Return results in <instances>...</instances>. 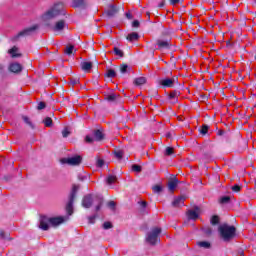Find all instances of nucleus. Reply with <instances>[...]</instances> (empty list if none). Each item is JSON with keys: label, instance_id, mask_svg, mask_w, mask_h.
I'll list each match as a JSON object with an SVG mask.
<instances>
[{"label": "nucleus", "instance_id": "33", "mask_svg": "<svg viewBox=\"0 0 256 256\" xmlns=\"http://www.w3.org/2000/svg\"><path fill=\"white\" fill-rule=\"evenodd\" d=\"M114 155L116 159H123V150H115Z\"/></svg>", "mask_w": 256, "mask_h": 256}, {"label": "nucleus", "instance_id": "21", "mask_svg": "<svg viewBox=\"0 0 256 256\" xmlns=\"http://www.w3.org/2000/svg\"><path fill=\"white\" fill-rule=\"evenodd\" d=\"M18 51H19V48H17V46H14V47H12L9 51H8V53L12 56V57H21V54L20 53H18Z\"/></svg>", "mask_w": 256, "mask_h": 256}, {"label": "nucleus", "instance_id": "13", "mask_svg": "<svg viewBox=\"0 0 256 256\" xmlns=\"http://www.w3.org/2000/svg\"><path fill=\"white\" fill-rule=\"evenodd\" d=\"M157 45H158V49L159 51L163 50V49H170L171 48V43L167 40H161L158 39L156 41Z\"/></svg>", "mask_w": 256, "mask_h": 256}, {"label": "nucleus", "instance_id": "11", "mask_svg": "<svg viewBox=\"0 0 256 256\" xmlns=\"http://www.w3.org/2000/svg\"><path fill=\"white\" fill-rule=\"evenodd\" d=\"M179 185V179L177 177H172L168 181V189L170 193H174L175 189H177V186Z\"/></svg>", "mask_w": 256, "mask_h": 256}, {"label": "nucleus", "instance_id": "54", "mask_svg": "<svg viewBox=\"0 0 256 256\" xmlns=\"http://www.w3.org/2000/svg\"><path fill=\"white\" fill-rule=\"evenodd\" d=\"M166 137L170 138V137H171V134H167Z\"/></svg>", "mask_w": 256, "mask_h": 256}, {"label": "nucleus", "instance_id": "43", "mask_svg": "<svg viewBox=\"0 0 256 256\" xmlns=\"http://www.w3.org/2000/svg\"><path fill=\"white\" fill-rule=\"evenodd\" d=\"M113 227V224L111 222H104L103 229H111Z\"/></svg>", "mask_w": 256, "mask_h": 256}, {"label": "nucleus", "instance_id": "48", "mask_svg": "<svg viewBox=\"0 0 256 256\" xmlns=\"http://www.w3.org/2000/svg\"><path fill=\"white\" fill-rule=\"evenodd\" d=\"M139 20H134L132 23V27H139Z\"/></svg>", "mask_w": 256, "mask_h": 256}, {"label": "nucleus", "instance_id": "26", "mask_svg": "<svg viewBox=\"0 0 256 256\" xmlns=\"http://www.w3.org/2000/svg\"><path fill=\"white\" fill-rule=\"evenodd\" d=\"M22 119H23L24 123H26V125L31 127V129H35V125H33V122H31V119H29V117L23 116Z\"/></svg>", "mask_w": 256, "mask_h": 256}, {"label": "nucleus", "instance_id": "41", "mask_svg": "<svg viewBox=\"0 0 256 256\" xmlns=\"http://www.w3.org/2000/svg\"><path fill=\"white\" fill-rule=\"evenodd\" d=\"M231 189L232 191H234V193H239V191H241V186L235 184L234 186L231 187Z\"/></svg>", "mask_w": 256, "mask_h": 256}, {"label": "nucleus", "instance_id": "37", "mask_svg": "<svg viewBox=\"0 0 256 256\" xmlns=\"http://www.w3.org/2000/svg\"><path fill=\"white\" fill-rule=\"evenodd\" d=\"M71 135V131H69V128H64L63 130H62V136L64 137V138H67L68 136H70Z\"/></svg>", "mask_w": 256, "mask_h": 256}, {"label": "nucleus", "instance_id": "3", "mask_svg": "<svg viewBox=\"0 0 256 256\" xmlns=\"http://www.w3.org/2000/svg\"><path fill=\"white\" fill-rule=\"evenodd\" d=\"M59 15H65L63 3L61 2L54 4L49 10H47L42 15V19L43 21H51V19H55V17H59Z\"/></svg>", "mask_w": 256, "mask_h": 256}, {"label": "nucleus", "instance_id": "12", "mask_svg": "<svg viewBox=\"0 0 256 256\" xmlns=\"http://www.w3.org/2000/svg\"><path fill=\"white\" fill-rule=\"evenodd\" d=\"M179 95H181V92H179L177 90L170 92V94L168 95V99H169L170 103H172V105H175V103H178Z\"/></svg>", "mask_w": 256, "mask_h": 256}, {"label": "nucleus", "instance_id": "52", "mask_svg": "<svg viewBox=\"0 0 256 256\" xmlns=\"http://www.w3.org/2000/svg\"><path fill=\"white\" fill-rule=\"evenodd\" d=\"M126 17L127 19H133V16L131 15V13H126Z\"/></svg>", "mask_w": 256, "mask_h": 256}, {"label": "nucleus", "instance_id": "40", "mask_svg": "<svg viewBox=\"0 0 256 256\" xmlns=\"http://www.w3.org/2000/svg\"><path fill=\"white\" fill-rule=\"evenodd\" d=\"M114 53L115 55H117L118 57H123V52L121 51V49L115 47L114 48Z\"/></svg>", "mask_w": 256, "mask_h": 256}, {"label": "nucleus", "instance_id": "46", "mask_svg": "<svg viewBox=\"0 0 256 256\" xmlns=\"http://www.w3.org/2000/svg\"><path fill=\"white\" fill-rule=\"evenodd\" d=\"M204 233L206 235H211L213 233V229H211V227H207L204 229Z\"/></svg>", "mask_w": 256, "mask_h": 256}, {"label": "nucleus", "instance_id": "50", "mask_svg": "<svg viewBox=\"0 0 256 256\" xmlns=\"http://www.w3.org/2000/svg\"><path fill=\"white\" fill-rule=\"evenodd\" d=\"M71 83L72 85H77L79 83V79H72Z\"/></svg>", "mask_w": 256, "mask_h": 256}, {"label": "nucleus", "instance_id": "30", "mask_svg": "<svg viewBox=\"0 0 256 256\" xmlns=\"http://www.w3.org/2000/svg\"><path fill=\"white\" fill-rule=\"evenodd\" d=\"M74 49H75V46H73V45L67 46L66 49H65L66 55H73V50Z\"/></svg>", "mask_w": 256, "mask_h": 256}, {"label": "nucleus", "instance_id": "35", "mask_svg": "<svg viewBox=\"0 0 256 256\" xmlns=\"http://www.w3.org/2000/svg\"><path fill=\"white\" fill-rule=\"evenodd\" d=\"M210 223L211 225H219V216H212Z\"/></svg>", "mask_w": 256, "mask_h": 256}, {"label": "nucleus", "instance_id": "55", "mask_svg": "<svg viewBox=\"0 0 256 256\" xmlns=\"http://www.w3.org/2000/svg\"><path fill=\"white\" fill-rule=\"evenodd\" d=\"M255 1V3H256V0H254Z\"/></svg>", "mask_w": 256, "mask_h": 256}, {"label": "nucleus", "instance_id": "22", "mask_svg": "<svg viewBox=\"0 0 256 256\" xmlns=\"http://www.w3.org/2000/svg\"><path fill=\"white\" fill-rule=\"evenodd\" d=\"M197 245L202 249H211V242L209 241H199L197 242Z\"/></svg>", "mask_w": 256, "mask_h": 256}, {"label": "nucleus", "instance_id": "19", "mask_svg": "<svg viewBox=\"0 0 256 256\" xmlns=\"http://www.w3.org/2000/svg\"><path fill=\"white\" fill-rule=\"evenodd\" d=\"M185 201V197L180 196L176 197L174 201L172 202V207H181L183 205V202Z\"/></svg>", "mask_w": 256, "mask_h": 256}, {"label": "nucleus", "instance_id": "49", "mask_svg": "<svg viewBox=\"0 0 256 256\" xmlns=\"http://www.w3.org/2000/svg\"><path fill=\"white\" fill-rule=\"evenodd\" d=\"M181 0H170L171 5H177Z\"/></svg>", "mask_w": 256, "mask_h": 256}, {"label": "nucleus", "instance_id": "8", "mask_svg": "<svg viewBox=\"0 0 256 256\" xmlns=\"http://www.w3.org/2000/svg\"><path fill=\"white\" fill-rule=\"evenodd\" d=\"M93 135L94 137L86 136V143H93L94 141H103V139L105 138V135L101 130H95Z\"/></svg>", "mask_w": 256, "mask_h": 256}, {"label": "nucleus", "instance_id": "27", "mask_svg": "<svg viewBox=\"0 0 256 256\" xmlns=\"http://www.w3.org/2000/svg\"><path fill=\"white\" fill-rule=\"evenodd\" d=\"M106 77H109L110 79H113V77H117V73L113 69H109L106 72Z\"/></svg>", "mask_w": 256, "mask_h": 256}, {"label": "nucleus", "instance_id": "25", "mask_svg": "<svg viewBox=\"0 0 256 256\" xmlns=\"http://www.w3.org/2000/svg\"><path fill=\"white\" fill-rule=\"evenodd\" d=\"M117 181V176L115 175H108L106 178V182L108 185H113V183H116Z\"/></svg>", "mask_w": 256, "mask_h": 256}, {"label": "nucleus", "instance_id": "17", "mask_svg": "<svg viewBox=\"0 0 256 256\" xmlns=\"http://www.w3.org/2000/svg\"><path fill=\"white\" fill-rule=\"evenodd\" d=\"M119 99V94L111 93L106 95L105 100L109 103H116V101Z\"/></svg>", "mask_w": 256, "mask_h": 256}, {"label": "nucleus", "instance_id": "34", "mask_svg": "<svg viewBox=\"0 0 256 256\" xmlns=\"http://www.w3.org/2000/svg\"><path fill=\"white\" fill-rule=\"evenodd\" d=\"M209 131V126L208 125H203L200 129L201 135H207V132Z\"/></svg>", "mask_w": 256, "mask_h": 256}, {"label": "nucleus", "instance_id": "31", "mask_svg": "<svg viewBox=\"0 0 256 256\" xmlns=\"http://www.w3.org/2000/svg\"><path fill=\"white\" fill-rule=\"evenodd\" d=\"M152 191H154V193H161L163 191V186L155 185L152 187Z\"/></svg>", "mask_w": 256, "mask_h": 256}, {"label": "nucleus", "instance_id": "6", "mask_svg": "<svg viewBox=\"0 0 256 256\" xmlns=\"http://www.w3.org/2000/svg\"><path fill=\"white\" fill-rule=\"evenodd\" d=\"M37 31V25L31 26L29 28H26L22 31H20L17 35H15L12 40L17 41L21 37H29V35H33Z\"/></svg>", "mask_w": 256, "mask_h": 256}, {"label": "nucleus", "instance_id": "15", "mask_svg": "<svg viewBox=\"0 0 256 256\" xmlns=\"http://www.w3.org/2000/svg\"><path fill=\"white\" fill-rule=\"evenodd\" d=\"M119 13V9L115 5H110L108 10L106 11V15L108 17H115Z\"/></svg>", "mask_w": 256, "mask_h": 256}, {"label": "nucleus", "instance_id": "16", "mask_svg": "<svg viewBox=\"0 0 256 256\" xmlns=\"http://www.w3.org/2000/svg\"><path fill=\"white\" fill-rule=\"evenodd\" d=\"M73 6L85 9V7H87V0H73Z\"/></svg>", "mask_w": 256, "mask_h": 256}, {"label": "nucleus", "instance_id": "53", "mask_svg": "<svg viewBox=\"0 0 256 256\" xmlns=\"http://www.w3.org/2000/svg\"><path fill=\"white\" fill-rule=\"evenodd\" d=\"M158 7H160V8L165 7V1H162V2L158 5Z\"/></svg>", "mask_w": 256, "mask_h": 256}, {"label": "nucleus", "instance_id": "28", "mask_svg": "<svg viewBox=\"0 0 256 256\" xmlns=\"http://www.w3.org/2000/svg\"><path fill=\"white\" fill-rule=\"evenodd\" d=\"M45 127H51L53 125V120L50 117H47L43 120Z\"/></svg>", "mask_w": 256, "mask_h": 256}, {"label": "nucleus", "instance_id": "20", "mask_svg": "<svg viewBox=\"0 0 256 256\" xmlns=\"http://www.w3.org/2000/svg\"><path fill=\"white\" fill-rule=\"evenodd\" d=\"M126 39H127V41H130L131 43H133V41H139V34L137 32H132V33L128 34Z\"/></svg>", "mask_w": 256, "mask_h": 256}, {"label": "nucleus", "instance_id": "24", "mask_svg": "<svg viewBox=\"0 0 256 256\" xmlns=\"http://www.w3.org/2000/svg\"><path fill=\"white\" fill-rule=\"evenodd\" d=\"M147 83V78L145 77H138L134 79V85H145Z\"/></svg>", "mask_w": 256, "mask_h": 256}, {"label": "nucleus", "instance_id": "51", "mask_svg": "<svg viewBox=\"0 0 256 256\" xmlns=\"http://www.w3.org/2000/svg\"><path fill=\"white\" fill-rule=\"evenodd\" d=\"M140 205H141V207H143V209H145V207H147V202L142 201V202L140 203Z\"/></svg>", "mask_w": 256, "mask_h": 256}, {"label": "nucleus", "instance_id": "18", "mask_svg": "<svg viewBox=\"0 0 256 256\" xmlns=\"http://www.w3.org/2000/svg\"><path fill=\"white\" fill-rule=\"evenodd\" d=\"M52 29L53 31H63L65 29V20H60L56 22L55 26Z\"/></svg>", "mask_w": 256, "mask_h": 256}, {"label": "nucleus", "instance_id": "36", "mask_svg": "<svg viewBox=\"0 0 256 256\" xmlns=\"http://www.w3.org/2000/svg\"><path fill=\"white\" fill-rule=\"evenodd\" d=\"M128 69H129V65L123 64V65L120 67V72L122 73V75H125V73H127Z\"/></svg>", "mask_w": 256, "mask_h": 256}, {"label": "nucleus", "instance_id": "45", "mask_svg": "<svg viewBox=\"0 0 256 256\" xmlns=\"http://www.w3.org/2000/svg\"><path fill=\"white\" fill-rule=\"evenodd\" d=\"M95 219H97L96 215L90 216V217H88V222L90 224H93V223H95Z\"/></svg>", "mask_w": 256, "mask_h": 256}, {"label": "nucleus", "instance_id": "23", "mask_svg": "<svg viewBox=\"0 0 256 256\" xmlns=\"http://www.w3.org/2000/svg\"><path fill=\"white\" fill-rule=\"evenodd\" d=\"M82 71H91L93 68V63L91 62H82L81 63Z\"/></svg>", "mask_w": 256, "mask_h": 256}, {"label": "nucleus", "instance_id": "9", "mask_svg": "<svg viewBox=\"0 0 256 256\" xmlns=\"http://www.w3.org/2000/svg\"><path fill=\"white\" fill-rule=\"evenodd\" d=\"M82 160H83V158H81V156L76 155V156H72L70 158L62 159V163H67V165H80Z\"/></svg>", "mask_w": 256, "mask_h": 256}, {"label": "nucleus", "instance_id": "14", "mask_svg": "<svg viewBox=\"0 0 256 256\" xmlns=\"http://www.w3.org/2000/svg\"><path fill=\"white\" fill-rule=\"evenodd\" d=\"M22 70H23V67L21 66V64L17 62L12 63L9 66V71H11V73H21Z\"/></svg>", "mask_w": 256, "mask_h": 256}, {"label": "nucleus", "instance_id": "42", "mask_svg": "<svg viewBox=\"0 0 256 256\" xmlns=\"http://www.w3.org/2000/svg\"><path fill=\"white\" fill-rule=\"evenodd\" d=\"M165 155H168V156L173 155V148L172 147H166Z\"/></svg>", "mask_w": 256, "mask_h": 256}, {"label": "nucleus", "instance_id": "7", "mask_svg": "<svg viewBox=\"0 0 256 256\" xmlns=\"http://www.w3.org/2000/svg\"><path fill=\"white\" fill-rule=\"evenodd\" d=\"M176 83H179V78L173 76L172 78H164L160 81V85L164 88L174 87Z\"/></svg>", "mask_w": 256, "mask_h": 256}, {"label": "nucleus", "instance_id": "4", "mask_svg": "<svg viewBox=\"0 0 256 256\" xmlns=\"http://www.w3.org/2000/svg\"><path fill=\"white\" fill-rule=\"evenodd\" d=\"M93 203H96L95 211H101V207H103V198L88 194L82 199V207H84V209L91 208Z\"/></svg>", "mask_w": 256, "mask_h": 256}, {"label": "nucleus", "instance_id": "5", "mask_svg": "<svg viewBox=\"0 0 256 256\" xmlns=\"http://www.w3.org/2000/svg\"><path fill=\"white\" fill-rule=\"evenodd\" d=\"M159 235H161V228H152L151 231L148 232L146 236L147 243H149V245H157L159 241Z\"/></svg>", "mask_w": 256, "mask_h": 256}, {"label": "nucleus", "instance_id": "1", "mask_svg": "<svg viewBox=\"0 0 256 256\" xmlns=\"http://www.w3.org/2000/svg\"><path fill=\"white\" fill-rule=\"evenodd\" d=\"M79 188L74 186L70 195L68 203L66 204V213L68 216H56V217H48L41 216L39 229L42 231H49L50 227H59V225H63L66 221H69V216L73 215V203H75V197H77V190Z\"/></svg>", "mask_w": 256, "mask_h": 256}, {"label": "nucleus", "instance_id": "39", "mask_svg": "<svg viewBox=\"0 0 256 256\" xmlns=\"http://www.w3.org/2000/svg\"><path fill=\"white\" fill-rule=\"evenodd\" d=\"M117 204H115V201H110L107 203V206L109 207V209H111V211H115V207Z\"/></svg>", "mask_w": 256, "mask_h": 256}, {"label": "nucleus", "instance_id": "32", "mask_svg": "<svg viewBox=\"0 0 256 256\" xmlns=\"http://www.w3.org/2000/svg\"><path fill=\"white\" fill-rule=\"evenodd\" d=\"M229 201H231V197L229 196H223L221 199H220V203L222 205H226L227 203H229Z\"/></svg>", "mask_w": 256, "mask_h": 256}, {"label": "nucleus", "instance_id": "47", "mask_svg": "<svg viewBox=\"0 0 256 256\" xmlns=\"http://www.w3.org/2000/svg\"><path fill=\"white\" fill-rule=\"evenodd\" d=\"M103 165H105V161H103V159H98L97 160V167H103Z\"/></svg>", "mask_w": 256, "mask_h": 256}, {"label": "nucleus", "instance_id": "29", "mask_svg": "<svg viewBox=\"0 0 256 256\" xmlns=\"http://www.w3.org/2000/svg\"><path fill=\"white\" fill-rule=\"evenodd\" d=\"M0 239H2V241H9V234H5L3 230H0Z\"/></svg>", "mask_w": 256, "mask_h": 256}, {"label": "nucleus", "instance_id": "38", "mask_svg": "<svg viewBox=\"0 0 256 256\" xmlns=\"http://www.w3.org/2000/svg\"><path fill=\"white\" fill-rule=\"evenodd\" d=\"M132 171H135V173H141L142 168H141V166L134 164V165H132Z\"/></svg>", "mask_w": 256, "mask_h": 256}, {"label": "nucleus", "instance_id": "44", "mask_svg": "<svg viewBox=\"0 0 256 256\" xmlns=\"http://www.w3.org/2000/svg\"><path fill=\"white\" fill-rule=\"evenodd\" d=\"M45 107H46L45 102H40L38 103L37 109L38 111H41L42 109H45Z\"/></svg>", "mask_w": 256, "mask_h": 256}, {"label": "nucleus", "instance_id": "10", "mask_svg": "<svg viewBox=\"0 0 256 256\" xmlns=\"http://www.w3.org/2000/svg\"><path fill=\"white\" fill-rule=\"evenodd\" d=\"M200 213H201V208L196 206L193 210H189L187 212V217H188V219L195 221V220L199 219Z\"/></svg>", "mask_w": 256, "mask_h": 256}, {"label": "nucleus", "instance_id": "2", "mask_svg": "<svg viewBox=\"0 0 256 256\" xmlns=\"http://www.w3.org/2000/svg\"><path fill=\"white\" fill-rule=\"evenodd\" d=\"M218 233L221 239L228 243L237 236V228H235L233 225L224 223L218 227Z\"/></svg>", "mask_w": 256, "mask_h": 256}]
</instances>
